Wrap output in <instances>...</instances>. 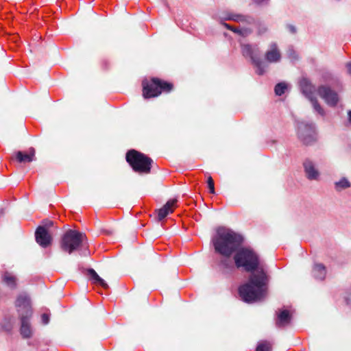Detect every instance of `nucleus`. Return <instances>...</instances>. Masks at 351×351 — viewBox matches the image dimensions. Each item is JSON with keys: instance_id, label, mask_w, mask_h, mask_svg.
<instances>
[{"instance_id": "nucleus-3", "label": "nucleus", "mask_w": 351, "mask_h": 351, "mask_svg": "<svg viewBox=\"0 0 351 351\" xmlns=\"http://www.w3.org/2000/svg\"><path fill=\"white\" fill-rule=\"evenodd\" d=\"M143 95L145 98L158 96L162 91L169 92L173 88V84L162 81L158 78H152L149 82H143Z\"/></svg>"}, {"instance_id": "nucleus-29", "label": "nucleus", "mask_w": 351, "mask_h": 351, "mask_svg": "<svg viewBox=\"0 0 351 351\" xmlns=\"http://www.w3.org/2000/svg\"><path fill=\"white\" fill-rule=\"evenodd\" d=\"M234 33L238 34L240 36V32H241V27H234L233 28L232 31Z\"/></svg>"}, {"instance_id": "nucleus-17", "label": "nucleus", "mask_w": 351, "mask_h": 351, "mask_svg": "<svg viewBox=\"0 0 351 351\" xmlns=\"http://www.w3.org/2000/svg\"><path fill=\"white\" fill-rule=\"evenodd\" d=\"M291 319V315L287 310H282L278 314L276 325L278 327H285L287 326Z\"/></svg>"}, {"instance_id": "nucleus-23", "label": "nucleus", "mask_w": 351, "mask_h": 351, "mask_svg": "<svg viewBox=\"0 0 351 351\" xmlns=\"http://www.w3.org/2000/svg\"><path fill=\"white\" fill-rule=\"evenodd\" d=\"M271 349V345L268 341L259 342L256 347V351H270Z\"/></svg>"}, {"instance_id": "nucleus-15", "label": "nucleus", "mask_w": 351, "mask_h": 351, "mask_svg": "<svg viewBox=\"0 0 351 351\" xmlns=\"http://www.w3.org/2000/svg\"><path fill=\"white\" fill-rule=\"evenodd\" d=\"M265 60L269 63L278 62L280 60L281 55L276 43L270 45V48L265 54Z\"/></svg>"}, {"instance_id": "nucleus-6", "label": "nucleus", "mask_w": 351, "mask_h": 351, "mask_svg": "<svg viewBox=\"0 0 351 351\" xmlns=\"http://www.w3.org/2000/svg\"><path fill=\"white\" fill-rule=\"evenodd\" d=\"M300 87L302 93L309 99L314 110L321 116L325 115V111L318 103L317 99L313 96L315 90V86L306 78H302L300 81Z\"/></svg>"}, {"instance_id": "nucleus-18", "label": "nucleus", "mask_w": 351, "mask_h": 351, "mask_svg": "<svg viewBox=\"0 0 351 351\" xmlns=\"http://www.w3.org/2000/svg\"><path fill=\"white\" fill-rule=\"evenodd\" d=\"M2 281L11 289L16 288L17 278L12 272L5 271L2 275Z\"/></svg>"}, {"instance_id": "nucleus-28", "label": "nucleus", "mask_w": 351, "mask_h": 351, "mask_svg": "<svg viewBox=\"0 0 351 351\" xmlns=\"http://www.w3.org/2000/svg\"><path fill=\"white\" fill-rule=\"evenodd\" d=\"M287 28L289 30V32L292 34H295L296 32L295 27L292 25H288Z\"/></svg>"}, {"instance_id": "nucleus-26", "label": "nucleus", "mask_w": 351, "mask_h": 351, "mask_svg": "<svg viewBox=\"0 0 351 351\" xmlns=\"http://www.w3.org/2000/svg\"><path fill=\"white\" fill-rule=\"evenodd\" d=\"M207 183H208V189L210 190V193L212 194H214L215 193L214 181L211 176H209L208 178Z\"/></svg>"}, {"instance_id": "nucleus-32", "label": "nucleus", "mask_w": 351, "mask_h": 351, "mask_svg": "<svg viewBox=\"0 0 351 351\" xmlns=\"http://www.w3.org/2000/svg\"><path fill=\"white\" fill-rule=\"evenodd\" d=\"M289 56L293 58H296V56H295L294 51H291L290 53H289Z\"/></svg>"}, {"instance_id": "nucleus-25", "label": "nucleus", "mask_w": 351, "mask_h": 351, "mask_svg": "<svg viewBox=\"0 0 351 351\" xmlns=\"http://www.w3.org/2000/svg\"><path fill=\"white\" fill-rule=\"evenodd\" d=\"M267 31V27L264 23H258L257 27V34L261 36L266 33Z\"/></svg>"}, {"instance_id": "nucleus-1", "label": "nucleus", "mask_w": 351, "mask_h": 351, "mask_svg": "<svg viewBox=\"0 0 351 351\" xmlns=\"http://www.w3.org/2000/svg\"><path fill=\"white\" fill-rule=\"evenodd\" d=\"M243 239L239 234L230 229L219 227L212 241L217 252L225 256L221 264L228 267L230 255L235 252L234 261L237 268H243L247 272H253L247 283L241 286L239 293L241 299L247 303L261 301L267 295V276L261 263L258 254L252 248H239Z\"/></svg>"}, {"instance_id": "nucleus-33", "label": "nucleus", "mask_w": 351, "mask_h": 351, "mask_svg": "<svg viewBox=\"0 0 351 351\" xmlns=\"http://www.w3.org/2000/svg\"><path fill=\"white\" fill-rule=\"evenodd\" d=\"M347 68L350 73H351V62L347 64Z\"/></svg>"}, {"instance_id": "nucleus-7", "label": "nucleus", "mask_w": 351, "mask_h": 351, "mask_svg": "<svg viewBox=\"0 0 351 351\" xmlns=\"http://www.w3.org/2000/svg\"><path fill=\"white\" fill-rule=\"evenodd\" d=\"M298 136L304 144L313 143L316 139L314 124L304 121L300 122L298 125Z\"/></svg>"}, {"instance_id": "nucleus-2", "label": "nucleus", "mask_w": 351, "mask_h": 351, "mask_svg": "<svg viewBox=\"0 0 351 351\" xmlns=\"http://www.w3.org/2000/svg\"><path fill=\"white\" fill-rule=\"evenodd\" d=\"M126 160L133 170L140 173H148L153 160L145 154L132 149L126 154Z\"/></svg>"}, {"instance_id": "nucleus-24", "label": "nucleus", "mask_w": 351, "mask_h": 351, "mask_svg": "<svg viewBox=\"0 0 351 351\" xmlns=\"http://www.w3.org/2000/svg\"><path fill=\"white\" fill-rule=\"evenodd\" d=\"M253 32V29L251 27H241L240 36L242 37H247L251 35Z\"/></svg>"}, {"instance_id": "nucleus-11", "label": "nucleus", "mask_w": 351, "mask_h": 351, "mask_svg": "<svg viewBox=\"0 0 351 351\" xmlns=\"http://www.w3.org/2000/svg\"><path fill=\"white\" fill-rule=\"evenodd\" d=\"M304 173L307 179L310 180H318L320 173L315 163L310 159H306L303 162Z\"/></svg>"}, {"instance_id": "nucleus-16", "label": "nucleus", "mask_w": 351, "mask_h": 351, "mask_svg": "<svg viewBox=\"0 0 351 351\" xmlns=\"http://www.w3.org/2000/svg\"><path fill=\"white\" fill-rule=\"evenodd\" d=\"M35 151L33 148L29 149V153H25L19 151L16 153L15 157L19 162H30L34 160Z\"/></svg>"}, {"instance_id": "nucleus-19", "label": "nucleus", "mask_w": 351, "mask_h": 351, "mask_svg": "<svg viewBox=\"0 0 351 351\" xmlns=\"http://www.w3.org/2000/svg\"><path fill=\"white\" fill-rule=\"evenodd\" d=\"M312 274L315 279L323 280L326 276V267L322 263H315L313 267Z\"/></svg>"}, {"instance_id": "nucleus-10", "label": "nucleus", "mask_w": 351, "mask_h": 351, "mask_svg": "<svg viewBox=\"0 0 351 351\" xmlns=\"http://www.w3.org/2000/svg\"><path fill=\"white\" fill-rule=\"evenodd\" d=\"M36 242L42 247H47L51 242V237L47 229L44 226H38L35 232Z\"/></svg>"}, {"instance_id": "nucleus-21", "label": "nucleus", "mask_w": 351, "mask_h": 351, "mask_svg": "<svg viewBox=\"0 0 351 351\" xmlns=\"http://www.w3.org/2000/svg\"><path fill=\"white\" fill-rule=\"evenodd\" d=\"M335 189L339 191L349 188L350 186V183L346 178H343L339 181L335 182Z\"/></svg>"}, {"instance_id": "nucleus-14", "label": "nucleus", "mask_w": 351, "mask_h": 351, "mask_svg": "<svg viewBox=\"0 0 351 351\" xmlns=\"http://www.w3.org/2000/svg\"><path fill=\"white\" fill-rule=\"evenodd\" d=\"M226 20L233 21L237 23H242L247 25H252L254 23V19L250 15H245L242 14H236L229 12L224 17Z\"/></svg>"}, {"instance_id": "nucleus-8", "label": "nucleus", "mask_w": 351, "mask_h": 351, "mask_svg": "<svg viewBox=\"0 0 351 351\" xmlns=\"http://www.w3.org/2000/svg\"><path fill=\"white\" fill-rule=\"evenodd\" d=\"M16 307L17 308L19 317H21V315H23L27 316L32 315L31 301L27 293H23L19 295L16 300Z\"/></svg>"}, {"instance_id": "nucleus-12", "label": "nucleus", "mask_w": 351, "mask_h": 351, "mask_svg": "<svg viewBox=\"0 0 351 351\" xmlns=\"http://www.w3.org/2000/svg\"><path fill=\"white\" fill-rule=\"evenodd\" d=\"M178 207L177 198H173L168 200L160 208L158 209V219H163L171 213H172L175 208Z\"/></svg>"}, {"instance_id": "nucleus-30", "label": "nucleus", "mask_w": 351, "mask_h": 351, "mask_svg": "<svg viewBox=\"0 0 351 351\" xmlns=\"http://www.w3.org/2000/svg\"><path fill=\"white\" fill-rule=\"evenodd\" d=\"M223 25L227 29H229V30H231L232 31L234 27L228 24V23H223Z\"/></svg>"}, {"instance_id": "nucleus-22", "label": "nucleus", "mask_w": 351, "mask_h": 351, "mask_svg": "<svg viewBox=\"0 0 351 351\" xmlns=\"http://www.w3.org/2000/svg\"><path fill=\"white\" fill-rule=\"evenodd\" d=\"M287 88V86L285 82H280V83L277 84L274 88L276 95H279V96L282 95V94L285 93Z\"/></svg>"}, {"instance_id": "nucleus-9", "label": "nucleus", "mask_w": 351, "mask_h": 351, "mask_svg": "<svg viewBox=\"0 0 351 351\" xmlns=\"http://www.w3.org/2000/svg\"><path fill=\"white\" fill-rule=\"evenodd\" d=\"M317 94L331 107H335L339 101L338 94L329 86L322 85L318 87Z\"/></svg>"}, {"instance_id": "nucleus-20", "label": "nucleus", "mask_w": 351, "mask_h": 351, "mask_svg": "<svg viewBox=\"0 0 351 351\" xmlns=\"http://www.w3.org/2000/svg\"><path fill=\"white\" fill-rule=\"evenodd\" d=\"M88 275L90 279L95 284H98L101 285L104 289L108 288V284L105 282L104 279H102L93 269H88Z\"/></svg>"}, {"instance_id": "nucleus-31", "label": "nucleus", "mask_w": 351, "mask_h": 351, "mask_svg": "<svg viewBox=\"0 0 351 351\" xmlns=\"http://www.w3.org/2000/svg\"><path fill=\"white\" fill-rule=\"evenodd\" d=\"M5 212V208L2 206H0V218L4 216Z\"/></svg>"}, {"instance_id": "nucleus-5", "label": "nucleus", "mask_w": 351, "mask_h": 351, "mask_svg": "<svg viewBox=\"0 0 351 351\" xmlns=\"http://www.w3.org/2000/svg\"><path fill=\"white\" fill-rule=\"evenodd\" d=\"M86 236L76 230H69L62 237V248L69 254L82 245Z\"/></svg>"}, {"instance_id": "nucleus-34", "label": "nucleus", "mask_w": 351, "mask_h": 351, "mask_svg": "<svg viewBox=\"0 0 351 351\" xmlns=\"http://www.w3.org/2000/svg\"><path fill=\"white\" fill-rule=\"evenodd\" d=\"M348 115H349V120H350V121L351 122V111H350V112H348Z\"/></svg>"}, {"instance_id": "nucleus-27", "label": "nucleus", "mask_w": 351, "mask_h": 351, "mask_svg": "<svg viewBox=\"0 0 351 351\" xmlns=\"http://www.w3.org/2000/svg\"><path fill=\"white\" fill-rule=\"evenodd\" d=\"M49 320H50V318H49V314L43 313L41 315V322H42L43 324H44V325L48 324L49 322Z\"/></svg>"}, {"instance_id": "nucleus-13", "label": "nucleus", "mask_w": 351, "mask_h": 351, "mask_svg": "<svg viewBox=\"0 0 351 351\" xmlns=\"http://www.w3.org/2000/svg\"><path fill=\"white\" fill-rule=\"evenodd\" d=\"M32 316L21 315L20 318L21 327L20 333L24 339H29L33 335V328L30 323Z\"/></svg>"}, {"instance_id": "nucleus-4", "label": "nucleus", "mask_w": 351, "mask_h": 351, "mask_svg": "<svg viewBox=\"0 0 351 351\" xmlns=\"http://www.w3.org/2000/svg\"><path fill=\"white\" fill-rule=\"evenodd\" d=\"M241 53L244 57H249L256 68V73L262 75L265 73L267 65L260 58V50L257 45L250 44L241 45Z\"/></svg>"}]
</instances>
